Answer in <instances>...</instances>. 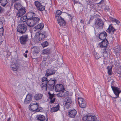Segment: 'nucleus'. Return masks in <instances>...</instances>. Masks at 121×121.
<instances>
[{"mask_svg": "<svg viewBox=\"0 0 121 121\" xmlns=\"http://www.w3.org/2000/svg\"><path fill=\"white\" fill-rule=\"evenodd\" d=\"M27 29V27L26 25L23 24L18 25L17 28V31L21 34L25 33Z\"/></svg>", "mask_w": 121, "mask_h": 121, "instance_id": "1", "label": "nucleus"}, {"mask_svg": "<svg viewBox=\"0 0 121 121\" xmlns=\"http://www.w3.org/2000/svg\"><path fill=\"white\" fill-rule=\"evenodd\" d=\"M104 22L101 19L98 18L96 20L95 23V27L98 29H100L103 28Z\"/></svg>", "mask_w": 121, "mask_h": 121, "instance_id": "2", "label": "nucleus"}, {"mask_svg": "<svg viewBox=\"0 0 121 121\" xmlns=\"http://www.w3.org/2000/svg\"><path fill=\"white\" fill-rule=\"evenodd\" d=\"M38 107L39 105L38 103L36 102H34L31 104L29 106V108L32 111L38 112L40 111L39 108H38Z\"/></svg>", "mask_w": 121, "mask_h": 121, "instance_id": "3", "label": "nucleus"}, {"mask_svg": "<svg viewBox=\"0 0 121 121\" xmlns=\"http://www.w3.org/2000/svg\"><path fill=\"white\" fill-rule=\"evenodd\" d=\"M48 80L45 77H43L42 79V84L41 85V87L43 90H47L48 88Z\"/></svg>", "mask_w": 121, "mask_h": 121, "instance_id": "4", "label": "nucleus"}, {"mask_svg": "<svg viewBox=\"0 0 121 121\" xmlns=\"http://www.w3.org/2000/svg\"><path fill=\"white\" fill-rule=\"evenodd\" d=\"M112 89L114 92V94L117 96L116 97H113L115 99L119 97V94L121 93V90L120 88L116 87L111 85Z\"/></svg>", "mask_w": 121, "mask_h": 121, "instance_id": "5", "label": "nucleus"}, {"mask_svg": "<svg viewBox=\"0 0 121 121\" xmlns=\"http://www.w3.org/2000/svg\"><path fill=\"white\" fill-rule=\"evenodd\" d=\"M114 65L116 67L118 68V70L117 72V75L119 78L121 79V63L118 60H117L115 62Z\"/></svg>", "mask_w": 121, "mask_h": 121, "instance_id": "6", "label": "nucleus"}, {"mask_svg": "<svg viewBox=\"0 0 121 121\" xmlns=\"http://www.w3.org/2000/svg\"><path fill=\"white\" fill-rule=\"evenodd\" d=\"M96 119L95 116H89L86 115L82 118L83 121H95Z\"/></svg>", "mask_w": 121, "mask_h": 121, "instance_id": "7", "label": "nucleus"}, {"mask_svg": "<svg viewBox=\"0 0 121 121\" xmlns=\"http://www.w3.org/2000/svg\"><path fill=\"white\" fill-rule=\"evenodd\" d=\"M55 81L54 80H50L48 82V88L51 91H52L54 88L55 84Z\"/></svg>", "mask_w": 121, "mask_h": 121, "instance_id": "8", "label": "nucleus"}, {"mask_svg": "<svg viewBox=\"0 0 121 121\" xmlns=\"http://www.w3.org/2000/svg\"><path fill=\"white\" fill-rule=\"evenodd\" d=\"M78 102L80 107L82 108H85L86 106V102L83 98L79 97L78 98Z\"/></svg>", "mask_w": 121, "mask_h": 121, "instance_id": "9", "label": "nucleus"}, {"mask_svg": "<svg viewBox=\"0 0 121 121\" xmlns=\"http://www.w3.org/2000/svg\"><path fill=\"white\" fill-rule=\"evenodd\" d=\"M11 53L8 50H6L5 51H3L1 48H0V56L3 57V56L8 57L10 55Z\"/></svg>", "mask_w": 121, "mask_h": 121, "instance_id": "10", "label": "nucleus"}, {"mask_svg": "<svg viewBox=\"0 0 121 121\" xmlns=\"http://www.w3.org/2000/svg\"><path fill=\"white\" fill-rule=\"evenodd\" d=\"M35 4L38 10L42 11L45 9V6L42 5L41 3L38 1H35Z\"/></svg>", "mask_w": 121, "mask_h": 121, "instance_id": "11", "label": "nucleus"}, {"mask_svg": "<svg viewBox=\"0 0 121 121\" xmlns=\"http://www.w3.org/2000/svg\"><path fill=\"white\" fill-rule=\"evenodd\" d=\"M72 102V99L70 97H69L67 98H65L64 102L65 107L66 108L69 107Z\"/></svg>", "mask_w": 121, "mask_h": 121, "instance_id": "12", "label": "nucleus"}, {"mask_svg": "<svg viewBox=\"0 0 121 121\" xmlns=\"http://www.w3.org/2000/svg\"><path fill=\"white\" fill-rule=\"evenodd\" d=\"M26 12L25 9L23 7L21 8L18 10V11L16 14V16L17 17H21Z\"/></svg>", "mask_w": 121, "mask_h": 121, "instance_id": "13", "label": "nucleus"}, {"mask_svg": "<svg viewBox=\"0 0 121 121\" xmlns=\"http://www.w3.org/2000/svg\"><path fill=\"white\" fill-rule=\"evenodd\" d=\"M28 36L27 35H23L20 38V40L21 43L22 44H25L27 41Z\"/></svg>", "mask_w": 121, "mask_h": 121, "instance_id": "14", "label": "nucleus"}, {"mask_svg": "<svg viewBox=\"0 0 121 121\" xmlns=\"http://www.w3.org/2000/svg\"><path fill=\"white\" fill-rule=\"evenodd\" d=\"M55 89L56 92H60L64 90L65 88L63 85L59 84L56 85Z\"/></svg>", "mask_w": 121, "mask_h": 121, "instance_id": "15", "label": "nucleus"}, {"mask_svg": "<svg viewBox=\"0 0 121 121\" xmlns=\"http://www.w3.org/2000/svg\"><path fill=\"white\" fill-rule=\"evenodd\" d=\"M47 34L45 31L43 32V34H39V32H36V33L35 36L37 37H39L40 40L43 39L46 36Z\"/></svg>", "mask_w": 121, "mask_h": 121, "instance_id": "16", "label": "nucleus"}, {"mask_svg": "<svg viewBox=\"0 0 121 121\" xmlns=\"http://www.w3.org/2000/svg\"><path fill=\"white\" fill-rule=\"evenodd\" d=\"M32 95L30 94H28L24 100V103L25 104H27L29 103L32 100Z\"/></svg>", "mask_w": 121, "mask_h": 121, "instance_id": "17", "label": "nucleus"}, {"mask_svg": "<svg viewBox=\"0 0 121 121\" xmlns=\"http://www.w3.org/2000/svg\"><path fill=\"white\" fill-rule=\"evenodd\" d=\"M55 71L53 69H48L46 71V73L45 74V75L46 76L48 77L55 74Z\"/></svg>", "mask_w": 121, "mask_h": 121, "instance_id": "18", "label": "nucleus"}, {"mask_svg": "<svg viewBox=\"0 0 121 121\" xmlns=\"http://www.w3.org/2000/svg\"><path fill=\"white\" fill-rule=\"evenodd\" d=\"M57 19L58 23L60 26H64L65 25V23L61 17H59L58 18H57Z\"/></svg>", "mask_w": 121, "mask_h": 121, "instance_id": "19", "label": "nucleus"}, {"mask_svg": "<svg viewBox=\"0 0 121 121\" xmlns=\"http://www.w3.org/2000/svg\"><path fill=\"white\" fill-rule=\"evenodd\" d=\"M77 112L75 109L69 111L68 113V114L69 117L72 118L74 117L77 114Z\"/></svg>", "mask_w": 121, "mask_h": 121, "instance_id": "20", "label": "nucleus"}, {"mask_svg": "<svg viewBox=\"0 0 121 121\" xmlns=\"http://www.w3.org/2000/svg\"><path fill=\"white\" fill-rule=\"evenodd\" d=\"M49 97L51 100L50 102L51 103H54L55 100V98L54 97L55 95L54 94H51L50 92H49L48 93Z\"/></svg>", "mask_w": 121, "mask_h": 121, "instance_id": "21", "label": "nucleus"}, {"mask_svg": "<svg viewBox=\"0 0 121 121\" xmlns=\"http://www.w3.org/2000/svg\"><path fill=\"white\" fill-rule=\"evenodd\" d=\"M27 25L29 27H33L35 25L32 19H28L26 22Z\"/></svg>", "mask_w": 121, "mask_h": 121, "instance_id": "22", "label": "nucleus"}, {"mask_svg": "<svg viewBox=\"0 0 121 121\" xmlns=\"http://www.w3.org/2000/svg\"><path fill=\"white\" fill-rule=\"evenodd\" d=\"M107 34L106 32H104L101 33L99 35V38L101 40H104L106 39Z\"/></svg>", "mask_w": 121, "mask_h": 121, "instance_id": "23", "label": "nucleus"}, {"mask_svg": "<svg viewBox=\"0 0 121 121\" xmlns=\"http://www.w3.org/2000/svg\"><path fill=\"white\" fill-rule=\"evenodd\" d=\"M43 96V95L42 94H37L34 96V99L36 100H39L42 99Z\"/></svg>", "mask_w": 121, "mask_h": 121, "instance_id": "24", "label": "nucleus"}, {"mask_svg": "<svg viewBox=\"0 0 121 121\" xmlns=\"http://www.w3.org/2000/svg\"><path fill=\"white\" fill-rule=\"evenodd\" d=\"M108 44V42L107 39L103 40L100 43L101 47L103 48L107 46Z\"/></svg>", "mask_w": 121, "mask_h": 121, "instance_id": "25", "label": "nucleus"}, {"mask_svg": "<svg viewBox=\"0 0 121 121\" xmlns=\"http://www.w3.org/2000/svg\"><path fill=\"white\" fill-rule=\"evenodd\" d=\"M115 31V29L112 25H109L108 29L106 30L109 33H111V34H113Z\"/></svg>", "mask_w": 121, "mask_h": 121, "instance_id": "26", "label": "nucleus"}, {"mask_svg": "<svg viewBox=\"0 0 121 121\" xmlns=\"http://www.w3.org/2000/svg\"><path fill=\"white\" fill-rule=\"evenodd\" d=\"M35 14L34 12H30L27 14V17H28V19H31L32 18H33L35 16Z\"/></svg>", "mask_w": 121, "mask_h": 121, "instance_id": "27", "label": "nucleus"}, {"mask_svg": "<svg viewBox=\"0 0 121 121\" xmlns=\"http://www.w3.org/2000/svg\"><path fill=\"white\" fill-rule=\"evenodd\" d=\"M44 25L43 24L41 23L37 25L35 27V29L41 30L44 27ZM34 31H35L36 29H35Z\"/></svg>", "mask_w": 121, "mask_h": 121, "instance_id": "28", "label": "nucleus"}, {"mask_svg": "<svg viewBox=\"0 0 121 121\" xmlns=\"http://www.w3.org/2000/svg\"><path fill=\"white\" fill-rule=\"evenodd\" d=\"M32 19L33 21L34 22L35 25L39 23L40 18L38 17H36L35 16L32 18Z\"/></svg>", "mask_w": 121, "mask_h": 121, "instance_id": "29", "label": "nucleus"}, {"mask_svg": "<svg viewBox=\"0 0 121 121\" xmlns=\"http://www.w3.org/2000/svg\"><path fill=\"white\" fill-rule=\"evenodd\" d=\"M60 106L58 104L55 107L51 108V111L52 112H56L59 110Z\"/></svg>", "mask_w": 121, "mask_h": 121, "instance_id": "30", "label": "nucleus"}, {"mask_svg": "<svg viewBox=\"0 0 121 121\" xmlns=\"http://www.w3.org/2000/svg\"><path fill=\"white\" fill-rule=\"evenodd\" d=\"M9 0H0V2L1 5L5 6L8 3Z\"/></svg>", "mask_w": 121, "mask_h": 121, "instance_id": "31", "label": "nucleus"}, {"mask_svg": "<svg viewBox=\"0 0 121 121\" xmlns=\"http://www.w3.org/2000/svg\"><path fill=\"white\" fill-rule=\"evenodd\" d=\"M27 17V16L26 15H24L22 17H21L20 18L21 21L23 22H26L28 19Z\"/></svg>", "mask_w": 121, "mask_h": 121, "instance_id": "32", "label": "nucleus"}, {"mask_svg": "<svg viewBox=\"0 0 121 121\" xmlns=\"http://www.w3.org/2000/svg\"><path fill=\"white\" fill-rule=\"evenodd\" d=\"M10 68L11 69L14 71H16L17 69V66L15 64H12L10 66Z\"/></svg>", "mask_w": 121, "mask_h": 121, "instance_id": "33", "label": "nucleus"}, {"mask_svg": "<svg viewBox=\"0 0 121 121\" xmlns=\"http://www.w3.org/2000/svg\"><path fill=\"white\" fill-rule=\"evenodd\" d=\"M37 119L39 121H44L45 119V117L43 115H40L39 117H38Z\"/></svg>", "mask_w": 121, "mask_h": 121, "instance_id": "34", "label": "nucleus"}, {"mask_svg": "<svg viewBox=\"0 0 121 121\" xmlns=\"http://www.w3.org/2000/svg\"><path fill=\"white\" fill-rule=\"evenodd\" d=\"M107 69H108V73L109 75H112V67L109 66L107 67Z\"/></svg>", "mask_w": 121, "mask_h": 121, "instance_id": "35", "label": "nucleus"}, {"mask_svg": "<svg viewBox=\"0 0 121 121\" xmlns=\"http://www.w3.org/2000/svg\"><path fill=\"white\" fill-rule=\"evenodd\" d=\"M62 94H63V98L69 95V92L65 90V89L63 91H61Z\"/></svg>", "mask_w": 121, "mask_h": 121, "instance_id": "36", "label": "nucleus"}, {"mask_svg": "<svg viewBox=\"0 0 121 121\" xmlns=\"http://www.w3.org/2000/svg\"><path fill=\"white\" fill-rule=\"evenodd\" d=\"M121 50V46L118 45L116 47V49L115 51L116 52V54L117 55V53L119 52V51Z\"/></svg>", "mask_w": 121, "mask_h": 121, "instance_id": "37", "label": "nucleus"}, {"mask_svg": "<svg viewBox=\"0 0 121 121\" xmlns=\"http://www.w3.org/2000/svg\"><path fill=\"white\" fill-rule=\"evenodd\" d=\"M62 13V12L61 11L59 10L56 11V14H55V17L56 18H58V17H61L60 16V15H61Z\"/></svg>", "mask_w": 121, "mask_h": 121, "instance_id": "38", "label": "nucleus"}, {"mask_svg": "<svg viewBox=\"0 0 121 121\" xmlns=\"http://www.w3.org/2000/svg\"><path fill=\"white\" fill-rule=\"evenodd\" d=\"M14 7L17 10H19L22 8L21 5L20 4L17 3H15V4Z\"/></svg>", "mask_w": 121, "mask_h": 121, "instance_id": "39", "label": "nucleus"}, {"mask_svg": "<svg viewBox=\"0 0 121 121\" xmlns=\"http://www.w3.org/2000/svg\"><path fill=\"white\" fill-rule=\"evenodd\" d=\"M32 49H34V51L35 52V53H38L39 52V50L38 48L37 47H34L32 48H31Z\"/></svg>", "mask_w": 121, "mask_h": 121, "instance_id": "40", "label": "nucleus"}, {"mask_svg": "<svg viewBox=\"0 0 121 121\" xmlns=\"http://www.w3.org/2000/svg\"><path fill=\"white\" fill-rule=\"evenodd\" d=\"M44 54H48L49 53V49H47L43 50L42 52Z\"/></svg>", "mask_w": 121, "mask_h": 121, "instance_id": "41", "label": "nucleus"}, {"mask_svg": "<svg viewBox=\"0 0 121 121\" xmlns=\"http://www.w3.org/2000/svg\"><path fill=\"white\" fill-rule=\"evenodd\" d=\"M48 42L45 41L42 44V45L43 47H45L48 46Z\"/></svg>", "mask_w": 121, "mask_h": 121, "instance_id": "42", "label": "nucleus"}, {"mask_svg": "<svg viewBox=\"0 0 121 121\" xmlns=\"http://www.w3.org/2000/svg\"><path fill=\"white\" fill-rule=\"evenodd\" d=\"M94 56L95 59H98L101 57L99 54L96 53H95Z\"/></svg>", "mask_w": 121, "mask_h": 121, "instance_id": "43", "label": "nucleus"}, {"mask_svg": "<svg viewBox=\"0 0 121 121\" xmlns=\"http://www.w3.org/2000/svg\"><path fill=\"white\" fill-rule=\"evenodd\" d=\"M56 94L57 96L59 97H63V94H62L61 91Z\"/></svg>", "mask_w": 121, "mask_h": 121, "instance_id": "44", "label": "nucleus"}, {"mask_svg": "<svg viewBox=\"0 0 121 121\" xmlns=\"http://www.w3.org/2000/svg\"><path fill=\"white\" fill-rule=\"evenodd\" d=\"M58 64L60 65H61L63 64V60L61 59L58 60Z\"/></svg>", "mask_w": 121, "mask_h": 121, "instance_id": "45", "label": "nucleus"}, {"mask_svg": "<svg viewBox=\"0 0 121 121\" xmlns=\"http://www.w3.org/2000/svg\"><path fill=\"white\" fill-rule=\"evenodd\" d=\"M112 21L113 22H116L117 24H118L120 23L119 21L115 19H113Z\"/></svg>", "mask_w": 121, "mask_h": 121, "instance_id": "46", "label": "nucleus"}, {"mask_svg": "<svg viewBox=\"0 0 121 121\" xmlns=\"http://www.w3.org/2000/svg\"><path fill=\"white\" fill-rule=\"evenodd\" d=\"M104 10L105 11H106L107 12L108 11H110V9L108 6H106L104 9Z\"/></svg>", "mask_w": 121, "mask_h": 121, "instance_id": "47", "label": "nucleus"}, {"mask_svg": "<svg viewBox=\"0 0 121 121\" xmlns=\"http://www.w3.org/2000/svg\"><path fill=\"white\" fill-rule=\"evenodd\" d=\"M4 32V29L3 28H0V34H3Z\"/></svg>", "mask_w": 121, "mask_h": 121, "instance_id": "48", "label": "nucleus"}, {"mask_svg": "<svg viewBox=\"0 0 121 121\" xmlns=\"http://www.w3.org/2000/svg\"><path fill=\"white\" fill-rule=\"evenodd\" d=\"M86 4L87 5H90L91 3H90V1L89 0H86Z\"/></svg>", "mask_w": 121, "mask_h": 121, "instance_id": "49", "label": "nucleus"}, {"mask_svg": "<svg viewBox=\"0 0 121 121\" xmlns=\"http://www.w3.org/2000/svg\"><path fill=\"white\" fill-rule=\"evenodd\" d=\"M2 37L0 35V45L2 43V40H1Z\"/></svg>", "mask_w": 121, "mask_h": 121, "instance_id": "50", "label": "nucleus"}, {"mask_svg": "<svg viewBox=\"0 0 121 121\" xmlns=\"http://www.w3.org/2000/svg\"><path fill=\"white\" fill-rule=\"evenodd\" d=\"M3 24H0V28H3Z\"/></svg>", "mask_w": 121, "mask_h": 121, "instance_id": "51", "label": "nucleus"}, {"mask_svg": "<svg viewBox=\"0 0 121 121\" xmlns=\"http://www.w3.org/2000/svg\"><path fill=\"white\" fill-rule=\"evenodd\" d=\"M104 0H101L99 3V4H101L104 2Z\"/></svg>", "mask_w": 121, "mask_h": 121, "instance_id": "52", "label": "nucleus"}, {"mask_svg": "<svg viewBox=\"0 0 121 121\" xmlns=\"http://www.w3.org/2000/svg\"><path fill=\"white\" fill-rule=\"evenodd\" d=\"M80 22L82 23L83 24L84 23V21H83L82 19L81 20H80Z\"/></svg>", "mask_w": 121, "mask_h": 121, "instance_id": "53", "label": "nucleus"}, {"mask_svg": "<svg viewBox=\"0 0 121 121\" xmlns=\"http://www.w3.org/2000/svg\"><path fill=\"white\" fill-rule=\"evenodd\" d=\"M73 0L74 1V2L75 3H78V1H77L76 0Z\"/></svg>", "mask_w": 121, "mask_h": 121, "instance_id": "54", "label": "nucleus"}, {"mask_svg": "<svg viewBox=\"0 0 121 121\" xmlns=\"http://www.w3.org/2000/svg\"><path fill=\"white\" fill-rule=\"evenodd\" d=\"M12 2L14 3L16 1H18V0H12Z\"/></svg>", "mask_w": 121, "mask_h": 121, "instance_id": "55", "label": "nucleus"}, {"mask_svg": "<svg viewBox=\"0 0 121 121\" xmlns=\"http://www.w3.org/2000/svg\"><path fill=\"white\" fill-rule=\"evenodd\" d=\"M24 56L26 57L27 58V55L26 54H25V53H24Z\"/></svg>", "mask_w": 121, "mask_h": 121, "instance_id": "56", "label": "nucleus"}, {"mask_svg": "<svg viewBox=\"0 0 121 121\" xmlns=\"http://www.w3.org/2000/svg\"><path fill=\"white\" fill-rule=\"evenodd\" d=\"M2 11V8L0 6V13H1Z\"/></svg>", "mask_w": 121, "mask_h": 121, "instance_id": "57", "label": "nucleus"}, {"mask_svg": "<svg viewBox=\"0 0 121 121\" xmlns=\"http://www.w3.org/2000/svg\"><path fill=\"white\" fill-rule=\"evenodd\" d=\"M10 119L11 118L10 117H9L7 121H10Z\"/></svg>", "mask_w": 121, "mask_h": 121, "instance_id": "58", "label": "nucleus"}, {"mask_svg": "<svg viewBox=\"0 0 121 121\" xmlns=\"http://www.w3.org/2000/svg\"><path fill=\"white\" fill-rule=\"evenodd\" d=\"M107 49L106 48L105 50H104V52H105V53L107 52L106 50H107Z\"/></svg>", "mask_w": 121, "mask_h": 121, "instance_id": "59", "label": "nucleus"}, {"mask_svg": "<svg viewBox=\"0 0 121 121\" xmlns=\"http://www.w3.org/2000/svg\"><path fill=\"white\" fill-rule=\"evenodd\" d=\"M3 23H2V21H1L0 20V24H3Z\"/></svg>", "mask_w": 121, "mask_h": 121, "instance_id": "60", "label": "nucleus"}, {"mask_svg": "<svg viewBox=\"0 0 121 121\" xmlns=\"http://www.w3.org/2000/svg\"><path fill=\"white\" fill-rule=\"evenodd\" d=\"M96 17H99V15H96Z\"/></svg>", "mask_w": 121, "mask_h": 121, "instance_id": "61", "label": "nucleus"}, {"mask_svg": "<svg viewBox=\"0 0 121 121\" xmlns=\"http://www.w3.org/2000/svg\"><path fill=\"white\" fill-rule=\"evenodd\" d=\"M90 19L89 20V22H88V23L90 24Z\"/></svg>", "mask_w": 121, "mask_h": 121, "instance_id": "62", "label": "nucleus"}, {"mask_svg": "<svg viewBox=\"0 0 121 121\" xmlns=\"http://www.w3.org/2000/svg\"><path fill=\"white\" fill-rule=\"evenodd\" d=\"M28 52V51L27 50H26V51L25 52V53H27Z\"/></svg>", "mask_w": 121, "mask_h": 121, "instance_id": "63", "label": "nucleus"}, {"mask_svg": "<svg viewBox=\"0 0 121 121\" xmlns=\"http://www.w3.org/2000/svg\"><path fill=\"white\" fill-rule=\"evenodd\" d=\"M110 38L111 39H112V40L113 39H112V38L111 37Z\"/></svg>", "mask_w": 121, "mask_h": 121, "instance_id": "64", "label": "nucleus"}]
</instances>
